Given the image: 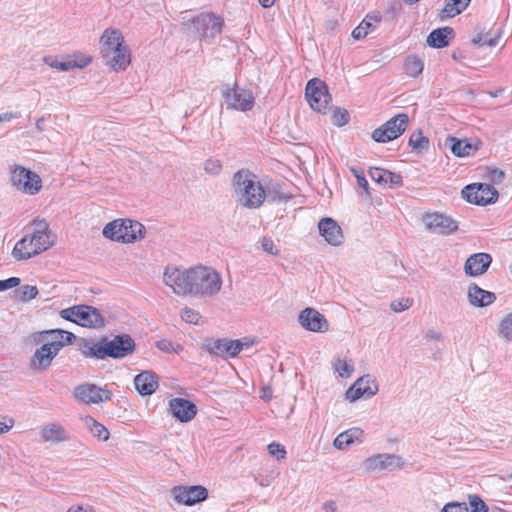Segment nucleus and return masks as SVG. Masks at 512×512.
Instances as JSON below:
<instances>
[{
  "mask_svg": "<svg viewBox=\"0 0 512 512\" xmlns=\"http://www.w3.org/2000/svg\"><path fill=\"white\" fill-rule=\"evenodd\" d=\"M163 282L179 296L210 297L222 287L221 275L215 269L202 265L186 270L168 266L163 273Z\"/></svg>",
  "mask_w": 512,
  "mask_h": 512,
  "instance_id": "1",
  "label": "nucleus"
},
{
  "mask_svg": "<svg viewBox=\"0 0 512 512\" xmlns=\"http://www.w3.org/2000/svg\"><path fill=\"white\" fill-rule=\"evenodd\" d=\"M74 340L73 333L61 329L33 333L30 336V341L39 347L31 357L30 367L37 372L47 370L60 350Z\"/></svg>",
  "mask_w": 512,
  "mask_h": 512,
  "instance_id": "2",
  "label": "nucleus"
},
{
  "mask_svg": "<svg viewBox=\"0 0 512 512\" xmlns=\"http://www.w3.org/2000/svg\"><path fill=\"white\" fill-rule=\"evenodd\" d=\"M232 194L238 205L248 209L259 208L266 198L262 184L248 170H240L233 175Z\"/></svg>",
  "mask_w": 512,
  "mask_h": 512,
  "instance_id": "3",
  "label": "nucleus"
},
{
  "mask_svg": "<svg viewBox=\"0 0 512 512\" xmlns=\"http://www.w3.org/2000/svg\"><path fill=\"white\" fill-rule=\"evenodd\" d=\"M99 49L106 64H130L131 56L120 30L107 28L99 39Z\"/></svg>",
  "mask_w": 512,
  "mask_h": 512,
  "instance_id": "4",
  "label": "nucleus"
},
{
  "mask_svg": "<svg viewBox=\"0 0 512 512\" xmlns=\"http://www.w3.org/2000/svg\"><path fill=\"white\" fill-rule=\"evenodd\" d=\"M144 233L145 228L140 222L127 218L115 219L107 223L102 230L105 238L125 244L142 240Z\"/></svg>",
  "mask_w": 512,
  "mask_h": 512,
  "instance_id": "5",
  "label": "nucleus"
},
{
  "mask_svg": "<svg viewBox=\"0 0 512 512\" xmlns=\"http://www.w3.org/2000/svg\"><path fill=\"white\" fill-rule=\"evenodd\" d=\"M223 24L221 17L212 13H202L185 23L184 29L188 36H193L199 41L210 42L221 33Z\"/></svg>",
  "mask_w": 512,
  "mask_h": 512,
  "instance_id": "6",
  "label": "nucleus"
},
{
  "mask_svg": "<svg viewBox=\"0 0 512 512\" xmlns=\"http://www.w3.org/2000/svg\"><path fill=\"white\" fill-rule=\"evenodd\" d=\"M60 316L80 326L99 329L105 324L98 309L88 305H77L60 311Z\"/></svg>",
  "mask_w": 512,
  "mask_h": 512,
  "instance_id": "7",
  "label": "nucleus"
},
{
  "mask_svg": "<svg viewBox=\"0 0 512 512\" xmlns=\"http://www.w3.org/2000/svg\"><path fill=\"white\" fill-rule=\"evenodd\" d=\"M10 182L16 190L27 195H35L42 188L39 175L19 165L11 167Z\"/></svg>",
  "mask_w": 512,
  "mask_h": 512,
  "instance_id": "8",
  "label": "nucleus"
},
{
  "mask_svg": "<svg viewBox=\"0 0 512 512\" xmlns=\"http://www.w3.org/2000/svg\"><path fill=\"white\" fill-rule=\"evenodd\" d=\"M255 341L244 337L242 339H217L210 340L206 343V349L210 354L221 356L224 358H233L242 350L250 348Z\"/></svg>",
  "mask_w": 512,
  "mask_h": 512,
  "instance_id": "9",
  "label": "nucleus"
},
{
  "mask_svg": "<svg viewBox=\"0 0 512 512\" xmlns=\"http://www.w3.org/2000/svg\"><path fill=\"white\" fill-rule=\"evenodd\" d=\"M403 466L402 458L395 454L378 453L365 458L360 469L363 474L370 475L382 471H393Z\"/></svg>",
  "mask_w": 512,
  "mask_h": 512,
  "instance_id": "10",
  "label": "nucleus"
},
{
  "mask_svg": "<svg viewBox=\"0 0 512 512\" xmlns=\"http://www.w3.org/2000/svg\"><path fill=\"white\" fill-rule=\"evenodd\" d=\"M305 98L311 109L323 114L326 113L332 100L326 84L318 78L308 81L305 88Z\"/></svg>",
  "mask_w": 512,
  "mask_h": 512,
  "instance_id": "11",
  "label": "nucleus"
},
{
  "mask_svg": "<svg viewBox=\"0 0 512 512\" xmlns=\"http://www.w3.org/2000/svg\"><path fill=\"white\" fill-rule=\"evenodd\" d=\"M409 117L405 113H400L392 117L386 123L372 132V139L376 142L387 143L398 138L406 130Z\"/></svg>",
  "mask_w": 512,
  "mask_h": 512,
  "instance_id": "12",
  "label": "nucleus"
},
{
  "mask_svg": "<svg viewBox=\"0 0 512 512\" xmlns=\"http://www.w3.org/2000/svg\"><path fill=\"white\" fill-rule=\"evenodd\" d=\"M462 196L469 203L476 205H488L497 200V190L488 184L473 183L462 190Z\"/></svg>",
  "mask_w": 512,
  "mask_h": 512,
  "instance_id": "13",
  "label": "nucleus"
},
{
  "mask_svg": "<svg viewBox=\"0 0 512 512\" xmlns=\"http://www.w3.org/2000/svg\"><path fill=\"white\" fill-rule=\"evenodd\" d=\"M422 223L427 231L439 235H449L458 229L454 219L439 212L425 213L422 216Z\"/></svg>",
  "mask_w": 512,
  "mask_h": 512,
  "instance_id": "14",
  "label": "nucleus"
},
{
  "mask_svg": "<svg viewBox=\"0 0 512 512\" xmlns=\"http://www.w3.org/2000/svg\"><path fill=\"white\" fill-rule=\"evenodd\" d=\"M378 390L379 387L376 379L367 374L358 378L345 392V399L351 403L360 398L369 399L376 395Z\"/></svg>",
  "mask_w": 512,
  "mask_h": 512,
  "instance_id": "15",
  "label": "nucleus"
},
{
  "mask_svg": "<svg viewBox=\"0 0 512 512\" xmlns=\"http://www.w3.org/2000/svg\"><path fill=\"white\" fill-rule=\"evenodd\" d=\"M33 232L28 235L38 253L48 250L55 243V235L44 219H35L32 222Z\"/></svg>",
  "mask_w": 512,
  "mask_h": 512,
  "instance_id": "16",
  "label": "nucleus"
},
{
  "mask_svg": "<svg viewBox=\"0 0 512 512\" xmlns=\"http://www.w3.org/2000/svg\"><path fill=\"white\" fill-rule=\"evenodd\" d=\"M104 356L115 359L124 358L135 350L134 340L128 334L117 335L109 341H105Z\"/></svg>",
  "mask_w": 512,
  "mask_h": 512,
  "instance_id": "17",
  "label": "nucleus"
},
{
  "mask_svg": "<svg viewBox=\"0 0 512 512\" xmlns=\"http://www.w3.org/2000/svg\"><path fill=\"white\" fill-rule=\"evenodd\" d=\"M298 322L303 329L310 332L325 333L329 330L325 316L312 307H307L299 313Z\"/></svg>",
  "mask_w": 512,
  "mask_h": 512,
  "instance_id": "18",
  "label": "nucleus"
},
{
  "mask_svg": "<svg viewBox=\"0 0 512 512\" xmlns=\"http://www.w3.org/2000/svg\"><path fill=\"white\" fill-rule=\"evenodd\" d=\"M223 97L228 107L239 111L251 110L255 103L253 93L246 89L226 88Z\"/></svg>",
  "mask_w": 512,
  "mask_h": 512,
  "instance_id": "19",
  "label": "nucleus"
},
{
  "mask_svg": "<svg viewBox=\"0 0 512 512\" xmlns=\"http://www.w3.org/2000/svg\"><path fill=\"white\" fill-rule=\"evenodd\" d=\"M73 395L80 403L99 404L110 399V392L94 384H81L75 387Z\"/></svg>",
  "mask_w": 512,
  "mask_h": 512,
  "instance_id": "20",
  "label": "nucleus"
},
{
  "mask_svg": "<svg viewBox=\"0 0 512 512\" xmlns=\"http://www.w3.org/2000/svg\"><path fill=\"white\" fill-rule=\"evenodd\" d=\"M172 495L177 503L192 506L204 501L208 496V491L200 485L177 486L172 489Z\"/></svg>",
  "mask_w": 512,
  "mask_h": 512,
  "instance_id": "21",
  "label": "nucleus"
},
{
  "mask_svg": "<svg viewBox=\"0 0 512 512\" xmlns=\"http://www.w3.org/2000/svg\"><path fill=\"white\" fill-rule=\"evenodd\" d=\"M445 145L456 157L473 156L481 147L482 143L479 139H458L456 137H448Z\"/></svg>",
  "mask_w": 512,
  "mask_h": 512,
  "instance_id": "22",
  "label": "nucleus"
},
{
  "mask_svg": "<svg viewBox=\"0 0 512 512\" xmlns=\"http://www.w3.org/2000/svg\"><path fill=\"white\" fill-rule=\"evenodd\" d=\"M169 412L180 422H189L196 416L197 407L187 399L173 398L169 401Z\"/></svg>",
  "mask_w": 512,
  "mask_h": 512,
  "instance_id": "23",
  "label": "nucleus"
},
{
  "mask_svg": "<svg viewBox=\"0 0 512 512\" xmlns=\"http://www.w3.org/2000/svg\"><path fill=\"white\" fill-rule=\"evenodd\" d=\"M320 235L332 246H339L344 241L341 227L332 218H323L318 224Z\"/></svg>",
  "mask_w": 512,
  "mask_h": 512,
  "instance_id": "24",
  "label": "nucleus"
},
{
  "mask_svg": "<svg viewBox=\"0 0 512 512\" xmlns=\"http://www.w3.org/2000/svg\"><path fill=\"white\" fill-rule=\"evenodd\" d=\"M492 257L488 253H475L467 258L464 264L466 275L476 277L483 275L489 268Z\"/></svg>",
  "mask_w": 512,
  "mask_h": 512,
  "instance_id": "25",
  "label": "nucleus"
},
{
  "mask_svg": "<svg viewBox=\"0 0 512 512\" xmlns=\"http://www.w3.org/2000/svg\"><path fill=\"white\" fill-rule=\"evenodd\" d=\"M41 440L57 444L70 440V434L66 428L58 422H50L42 426L40 430Z\"/></svg>",
  "mask_w": 512,
  "mask_h": 512,
  "instance_id": "26",
  "label": "nucleus"
},
{
  "mask_svg": "<svg viewBox=\"0 0 512 512\" xmlns=\"http://www.w3.org/2000/svg\"><path fill=\"white\" fill-rule=\"evenodd\" d=\"M467 299L471 306L482 308L493 304L496 300V295L472 283L467 288Z\"/></svg>",
  "mask_w": 512,
  "mask_h": 512,
  "instance_id": "27",
  "label": "nucleus"
},
{
  "mask_svg": "<svg viewBox=\"0 0 512 512\" xmlns=\"http://www.w3.org/2000/svg\"><path fill=\"white\" fill-rule=\"evenodd\" d=\"M364 441V431L359 427H353L341 432L333 441L337 450H347L354 444H361Z\"/></svg>",
  "mask_w": 512,
  "mask_h": 512,
  "instance_id": "28",
  "label": "nucleus"
},
{
  "mask_svg": "<svg viewBox=\"0 0 512 512\" xmlns=\"http://www.w3.org/2000/svg\"><path fill=\"white\" fill-rule=\"evenodd\" d=\"M501 31L499 28H490L488 31H479L471 40L479 49L494 48L499 45Z\"/></svg>",
  "mask_w": 512,
  "mask_h": 512,
  "instance_id": "29",
  "label": "nucleus"
},
{
  "mask_svg": "<svg viewBox=\"0 0 512 512\" xmlns=\"http://www.w3.org/2000/svg\"><path fill=\"white\" fill-rule=\"evenodd\" d=\"M134 385L141 395H151L158 387L157 376L150 371H144L135 377Z\"/></svg>",
  "mask_w": 512,
  "mask_h": 512,
  "instance_id": "30",
  "label": "nucleus"
},
{
  "mask_svg": "<svg viewBox=\"0 0 512 512\" xmlns=\"http://www.w3.org/2000/svg\"><path fill=\"white\" fill-rule=\"evenodd\" d=\"M38 254L28 235L17 241L12 251L13 257L18 261L30 259Z\"/></svg>",
  "mask_w": 512,
  "mask_h": 512,
  "instance_id": "31",
  "label": "nucleus"
},
{
  "mask_svg": "<svg viewBox=\"0 0 512 512\" xmlns=\"http://www.w3.org/2000/svg\"><path fill=\"white\" fill-rule=\"evenodd\" d=\"M495 333L502 343L512 344V310L499 318Z\"/></svg>",
  "mask_w": 512,
  "mask_h": 512,
  "instance_id": "32",
  "label": "nucleus"
},
{
  "mask_svg": "<svg viewBox=\"0 0 512 512\" xmlns=\"http://www.w3.org/2000/svg\"><path fill=\"white\" fill-rule=\"evenodd\" d=\"M453 34V29L443 27L433 30L427 37V44L434 48H443L449 44V37Z\"/></svg>",
  "mask_w": 512,
  "mask_h": 512,
  "instance_id": "33",
  "label": "nucleus"
},
{
  "mask_svg": "<svg viewBox=\"0 0 512 512\" xmlns=\"http://www.w3.org/2000/svg\"><path fill=\"white\" fill-rule=\"evenodd\" d=\"M83 426L96 438L101 441H107L109 439L110 433L101 423L96 421L94 418L90 416H83L80 418Z\"/></svg>",
  "mask_w": 512,
  "mask_h": 512,
  "instance_id": "34",
  "label": "nucleus"
},
{
  "mask_svg": "<svg viewBox=\"0 0 512 512\" xmlns=\"http://www.w3.org/2000/svg\"><path fill=\"white\" fill-rule=\"evenodd\" d=\"M470 2L471 0H446L441 11V19L452 18L462 13Z\"/></svg>",
  "mask_w": 512,
  "mask_h": 512,
  "instance_id": "35",
  "label": "nucleus"
},
{
  "mask_svg": "<svg viewBox=\"0 0 512 512\" xmlns=\"http://www.w3.org/2000/svg\"><path fill=\"white\" fill-rule=\"evenodd\" d=\"M43 60L45 64H90L93 61V58L89 54L76 51L60 62L55 61L52 57H44Z\"/></svg>",
  "mask_w": 512,
  "mask_h": 512,
  "instance_id": "36",
  "label": "nucleus"
},
{
  "mask_svg": "<svg viewBox=\"0 0 512 512\" xmlns=\"http://www.w3.org/2000/svg\"><path fill=\"white\" fill-rule=\"evenodd\" d=\"M378 17L367 15L362 22L352 31L355 40L364 39L370 31L374 30V22H379Z\"/></svg>",
  "mask_w": 512,
  "mask_h": 512,
  "instance_id": "37",
  "label": "nucleus"
},
{
  "mask_svg": "<svg viewBox=\"0 0 512 512\" xmlns=\"http://www.w3.org/2000/svg\"><path fill=\"white\" fill-rule=\"evenodd\" d=\"M333 368L341 378H350L354 372V363L351 359L336 358L333 361Z\"/></svg>",
  "mask_w": 512,
  "mask_h": 512,
  "instance_id": "38",
  "label": "nucleus"
},
{
  "mask_svg": "<svg viewBox=\"0 0 512 512\" xmlns=\"http://www.w3.org/2000/svg\"><path fill=\"white\" fill-rule=\"evenodd\" d=\"M81 353L85 357H94L97 359H104V345L103 343H95L93 341H85L81 347Z\"/></svg>",
  "mask_w": 512,
  "mask_h": 512,
  "instance_id": "39",
  "label": "nucleus"
},
{
  "mask_svg": "<svg viewBox=\"0 0 512 512\" xmlns=\"http://www.w3.org/2000/svg\"><path fill=\"white\" fill-rule=\"evenodd\" d=\"M181 319L189 324L202 325L205 323L201 314L189 307H184L180 312Z\"/></svg>",
  "mask_w": 512,
  "mask_h": 512,
  "instance_id": "40",
  "label": "nucleus"
},
{
  "mask_svg": "<svg viewBox=\"0 0 512 512\" xmlns=\"http://www.w3.org/2000/svg\"><path fill=\"white\" fill-rule=\"evenodd\" d=\"M17 294L22 302H28L38 295V289L33 285H23L17 290Z\"/></svg>",
  "mask_w": 512,
  "mask_h": 512,
  "instance_id": "41",
  "label": "nucleus"
},
{
  "mask_svg": "<svg viewBox=\"0 0 512 512\" xmlns=\"http://www.w3.org/2000/svg\"><path fill=\"white\" fill-rule=\"evenodd\" d=\"M349 121V114L347 110L342 108H335L332 114V123L335 126L342 127Z\"/></svg>",
  "mask_w": 512,
  "mask_h": 512,
  "instance_id": "42",
  "label": "nucleus"
},
{
  "mask_svg": "<svg viewBox=\"0 0 512 512\" xmlns=\"http://www.w3.org/2000/svg\"><path fill=\"white\" fill-rule=\"evenodd\" d=\"M369 175L374 182L380 185H386L387 177H390V171L381 168H372L369 171Z\"/></svg>",
  "mask_w": 512,
  "mask_h": 512,
  "instance_id": "43",
  "label": "nucleus"
},
{
  "mask_svg": "<svg viewBox=\"0 0 512 512\" xmlns=\"http://www.w3.org/2000/svg\"><path fill=\"white\" fill-rule=\"evenodd\" d=\"M428 143V139L423 136L421 132L413 133L409 139V144L413 147V149H425L428 147Z\"/></svg>",
  "mask_w": 512,
  "mask_h": 512,
  "instance_id": "44",
  "label": "nucleus"
},
{
  "mask_svg": "<svg viewBox=\"0 0 512 512\" xmlns=\"http://www.w3.org/2000/svg\"><path fill=\"white\" fill-rule=\"evenodd\" d=\"M412 304H413L412 299L403 297V298L393 300L390 303V308L392 311H394L396 313H400V312L408 310L412 306Z\"/></svg>",
  "mask_w": 512,
  "mask_h": 512,
  "instance_id": "45",
  "label": "nucleus"
},
{
  "mask_svg": "<svg viewBox=\"0 0 512 512\" xmlns=\"http://www.w3.org/2000/svg\"><path fill=\"white\" fill-rule=\"evenodd\" d=\"M204 171L210 175H218L222 171V163L218 159H207L204 163Z\"/></svg>",
  "mask_w": 512,
  "mask_h": 512,
  "instance_id": "46",
  "label": "nucleus"
},
{
  "mask_svg": "<svg viewBox=\"0 0 512 512\" xmlns=\"http://www.w3.org/2000/svg\"><path fill=\"white\" fill-rule=\"evenodd\" d=\"M270 455L275 456L278 460L286 457L285 447L277 442H272L267 447Z\"/></svg>",
  "mask_w": 512,
  "mask_h": 512,
  "instance_id": "47",
  "label": "nucleus"
},
{
  "mask_svg": "<svg viewBox=\"0 0 512 512\" xmlns=\"http://www.w3.org/2000/svg\"><path fill=\"white\" fill-rule=\"evenodd\" d=\"M15 425L13 418L0 414V437L8 433Z\"/></svg>",
  "mask_w": 512,
  "mask_h": 512,
  "instance_id": "48",
  "label": "nucleus"
},
{
  "mask_svg": "<svg viewBox=\"0 0 512 512\" xmlns=\"http://www.w3.org/2000/svg\"><path fill=\"white\" fill-rule=\"evenodd\" d=\"M261 247L262 249L270 254V255H278L279 254V249L277 248V246L274 244V241L270 238H263L261 240Z\"/></svg>",
  "mask_w": 512,
  "mask_h": 512,
  "instance_id": "49",
  "label": "nucleus"
},
{
  "mask_svg": "<svg viewBox=\"0 0 512 512\" xmlns=\"http://www.w3.org/2000/svg\"><path fill=\"white\" fill-rule=\"evenodd\" d=\"M471 512H488L486 504L477 496L470 498Z\"/></svg>",
  "mask_w": 512,
  "mask_h": 512,
  "instance_id": "50",
  "label": "nucleus"
},
{
  "mask_svg": "<svg viewBox=\"0 0 512 512\" xmlns=\"http://www.w3.org/2000/svg\"><path fill=\"white\" fill-rule=\"evenodd\" d=\"M441 512H468V508L465 503L452 502L446 504Z\"/></svg>",
  "mask_w": 512,
  "mask_h": 512,
  "instance_id": "51",
  "label": "nucleus"
},
{
  "mask_svg": "<svg viewBox=\"0 0 512 512\" xmlns=\"http://www.w3.org/2000/svg\"><path fill=\"white\" fill-rule=\"evenodd\" d=\"M65 512H95V509L90 504L75 503L70 505Z\"/></svg>",
  "mask_w": 512,
  "mask_h": 512,
  "instance_id": "52",
  "label": "nucleus"
},
{
  "mask_svg": "<svg viewBox=\"0 0 512 512\" xmlns=\"http://www.w3.org/2000/svg\"><path fill=\"white\" fill-rule=\"evenodd\" d=\"M20 284V279L18 277H11L6 280H0V292L15 288Z\"/></svg>",
  "mask_w": 512,
  "mask_h": 512,
  "instance_id": "53",
  "label": "nucleus"
},
{
  "mask_svg": "<svg viewBox=\"0 0 512 512\" xmlns=\"http://www.w3.org/2000/svg\"><path fill=\"white\" fill-rule=\"evenodd\" d=\"M505 177V174L502 170L492 169L489 172V179L494 183H501Z\"/></svg>",
  "mask_w": 512,
  "mask_h": 512,
  "instance_id": "54",
  "label": "nucleus"
},
{
  "mask_svg": "<svg viewBox=\"0 0 512 512\" xmlns=\"http://www.w3.org/2000/svg\"><path fill=\"white\" fill-rule=\"evenodd\" d=\"M405 73L410 77H417L423 71V66H404Z\"/></svg>",
  "mask_w": 512,
  "mask_h": 512,
  "instance_id": "55",
  "label": "nucleus"
},
{
  "mask_svg": "<svg viewBox=\"0 0 512 512\" xmlns=\"http://www.w3.org/2000/svg\"><path fill=\"white\" fill-rule=\"evenodd\" d=\"M353 172L357 179L358 186L363 188L366 192H368V182H367L366 178L363 176V174L359 173L356 170H353Z\"/></svg>",
  "mask_w": 512,
  "mask_h": 512,
  "instance_id": "56",
  "label": "nucleus"
},
{
  "mask_svg": "<svg viewBox=\"0 0 512 512\" xmlns=\"http://www.w3.org/2000/svg\"><path fill=\"white\" fill-rule=\"evenodd\" d=\"M390 184L391 187L394 186H401L402 185V178L400 175L394 174L390 172V177H387V184Z\"/></svg>",
  "mask_w": 512,
  "mask_h": 512,
  "instance_id": "57",
  "label": "nucleus"
},
{
  "mask_svg": "<svg viewBox=\"0 0 512 512\" xmlns=\"http://www.w3.org/2000/svg\"><path fill=\"white\" fill-rule=\"evenodd\" d=\"M18 117H19V115L17 113L5 112V113L0 114V123L12 121L13 119H16Z\"/></svg>",
  "mask_w": 512,
  "mask_h": 512,
  "instance_id": "58",
  "label": "nucleus"
},
{
  "mask_svg": "<svg viewBox=\"0 0 512 512\" xmlns=\"http://www.w3.org/2000/svg\"><path fill=\"white\" fill-rule=\"evenodd\" d=\"M426 338L431 341H440L442 340V334L435 330H429L426 334Z\"/></svg>",
  "mask_w": 512,
  "mask_h": 512,
  "instance_id": "59",
  "label": "nucleus"
},
{
  "mask_svg": "<svg viewBox=\"0 0 512 512\" xmlns=\"http://www.w3.org/2000/svg\"><path fill=\"white\" fill-rule=\"evenodd\" d=\"M271 396H272V392H271V389H270L269 387H263V388L261 389V395H260V397H261L262 399L270 400Z\"/></svg>",
  "mask_w": 512,
  "mask_h": 512,
  "instance_id": "60",
  "label": "nucleus"
},
{
  "mask_svg": "<svg viewBox=\"0 0 512 512\" xmlns=\"http://www.w3.org/2000/svg\"><path fill=\"white\" fill-rule=\"evenodd\" d=\"M324 510L326 512H335L336 511V503L335 502H327L324 504Z\"/></svg>",
  "mask_w": 512,
  "mask_h": 512,
  "instance_id": "61",
  "label": "nucleus"
},
{
  "mask_svg": "<svg viewBox=\"0 0 512 512\" xmlns=\"http://www.w3.org/2000/svg\"><path fill=\"white\" fill-rule=\"evenodd\" d=\"M276 2V0H259V3L264 7V8H270L274 5V3Z\"/></svg>",
  "mask_w": 512,
  "mask_h": 512,
  "instance_id": "62",
  "label": "nucleus"
},
{
  "mask_svg": "<svg viewBox=\"0 0 512 512\" xmlns=\"http://www.w3.org/2000/svg\"><path fill=\"white\" fill-rule=\"evenodd\" d=\"M170 345V343L166 342V341H162L158 347L162 350H167L168 349V346Z\"/></svg>",
  "mask_w": 512,
  "mask_h": 512,
  "instance_id": "63",
  "label": "nucleus"
},
{
  "mask_svg": "<svg viewBox=\"0 0 512 512\" xmlns=\"http://www.w3.org/2000/svg\"><path fill=\"white\" fill-rule=\"evenodd\" d=\"M60 71H68L71 66H55Z\"/></svg>",
  "mask_w": 512,
  "mask_h": 512,
  "instance_id": "64",
  "label": "nucleus"
}]
</instances>
